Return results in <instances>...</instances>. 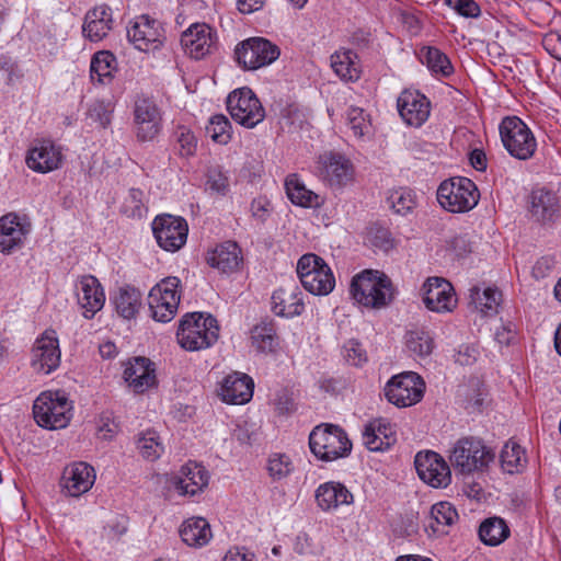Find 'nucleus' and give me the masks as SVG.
<instances>
[{"instance_id": "f257e3e1", "label": "nucleus", "mask_w": 561, "mask_h": 561, "mask_svg": "<svg viewBox=\"0 0 561 561\" xmlns=\"http://www.w3.org/2000/svg\"><path fill=\"white\" fill-rule=\"evenodd\" d=\"M219 337L218 321L211 314L201 312L186 313L180 321L176 332L179 344L187 351L210 347Z\"/></svg>"}, {"instance_id": "f03ea898", "label": "nucleus", "mask_w": 561, "mask_h": 561, "mask_svg": "<svg viewBox=\"0 0 561 561\" xmlns=\"http://www.w3.org/2000/svg\"><path fill=\"white\" fill-rule=\"evenodd\" d=\"M350 291L356 302L375 309L386 307L393 296L389 277L373 270H365L355 275Z\"/></svg>"}, {"instance_id": "7ed1b4c3", "label": "nucleus", "mask_w": 561, "mask_h": 561, "mask_svg": "<svg viewBox=\"0 0 561 561\" xmlns=\"http://www.w3.org/2000/svg\"><path fill=\"white\" fill-rule=\"evenodd\" d=\"M494 459V453L483 440L467 436L459 438L449 454V461L456 473L469 476L484 471Z\"/></svg>"}, {"instance_id": "20e7f679", "label": "nucleus", "mask_w": 561, "mask_h": 561, "mask_svg": "<svg viewBox=\"0 0 561 561\" xmlns=\"http://www.w3.org/2000/svg\"><path fill=\"white\" fill-rule=\"evenodd\" d=\"M311 453L322 461H334L347 457L352 451V442L339 425L322 423L309 435Z\"/></svg>"}, {"instance_id": "39448f33", "label": "nucleus", "mask_w": 561, "mask_h": 561, "mask_svg": "<svg viewBox=\"0 0 561 561\" xmlns=\"http://www.w3.org/2000/svg\"><path fill=\"white\" fill-rule=\"evenodd\" d=\"M33 415L41 427L64 428L72 417V404L64 391H45L34 401Z\"/></svg>"}, {"instance_id": "423d86ee", "label": "nucleus", "mask_w": 561, "mask_h": 561, "mask_svg": "<svg viewBox=\"0 0 561 561\" xmlns=\"http://www.w3.org/2000/svg\"><path fill=\"white\" fill-rule=\"evenodd\" d=\"M480 193L468 178L456 176L445 180L437 190V201L450 213H467L477 206Z\"/></svg>"}, {"instance_id": "0eeeda50", "label": "nucleus", "mask_w": 561, "mask_h": 561, "mask_svg": "<svg viewBox=\"0 0 561 561\" xmlns=\"http://www.w3.org/2000/svg\"><path fill=\"white\" fill-rule=\"evenodd\" d=\"M297 274L301 285L312 295H329L335 286V278L325 261L314 254H304L297 263Z\"/></svg>"}, {"instance_id": "6e6552de", "label": "nucleus", "mask_w": 561, "mask_h": 561, "mask_svg": "<svg viewBox=\"0 0 561 561\" xmlns=\"http://www.w3.org/2000/svg\"><path fill=\"white\" fill-rule=\"evenodd\" d=\"M500 136L507 152L518 159H530L537 148L530 128L517 116L505 117L500 124Z\"/></svg>"}, {"instance_id": "1a4fd4ad", "label": "nucleus", "mask_w": 561, "mask_h": 561, "mask_svg": "<svg viewBox=\"0 0 561 561\" xmlns=\"http://www.w3.org/2000/svg\"><path fill=\"white\" fill-rule=\"evenodd\" d=\"M280 55L279 47L265 37H249L234 48V59L243 70H256L273 64Z\"/></svg>"}, {"instance_id": "9d476101", "label": "nucleus", "mask_w": 561, "mask_h": 561, "mask_svg": "<svg viewBox=\"0 0 561 561\" xmlns=\"http://www.w3.org/2000/svg\"><path fill=\"white\" fill-rule=\"evenodd\" d=\"M425 382L414 371H404L391 377L385 387L387 400L398 408H408L420 402L424 396Z\"/></svg>"}, {"instance_id": "9b49d317", "label": "nucleus", "mask_w": 561, "mask_h": 561, "mask_svg": "<svg viewBox=\"0 0 561 561\" xmlns=\"http://www.w3.org/2000/svg\"><path fill=\"white\" fill-rule=\"evenodd\" d=\"M317 175L329 187L341 190L354 181L355 169L344 154L327 151L318 158Z\"/></svg>"}, {"instance_id": "f8f14e48", "label": "nucleus", "mask_w": 561, "mask_h": 561, "mask_svg": "<svg viewBox=\"0 0 561 561\" xmlns=\"http://www.w3.org/2000/svg\"><path fill=\"white\" fill-rule=\"evenodd\" d=\"M133 113L138 140H153L162 128V110L154 98L145 93L137 94Z\"/></svg>"}, {"instance_id": "ddd939ff", "label": "nucleus", "mask_w": 561, "mask_h": 561, "mask_svg": "<svg viewBox=\"0 0 561 561\" xmlns=\"http://www.w3.org/2000/svg\"><path fill=\"white\" fill-rule=\"evenodd\" d=\"M227 110L231 117L247 128H253L265 117V111L254 92L248 88H240L227 98Z\"/></svg>"}, {"instance_id": "4468645a", "label": "nucleus", "mask_w": 561, "mask_h": 561, "mask_svg": "<svg viewBox=\"0 0 561 561\" xmlns=\"http://www.w3.org/2000/svg\"><path fill=\"white\" fill-rule=\"evenodd\" d=\"M127 38L138 50L149 51L161 48L167 37L160 21L142 14L129 23Z\"/></svg>"}, {"instance_id": "2eb2a0df", "label": "nucleus", "mask_w": 561, "mask_h": 561, "mask_svg": "<svg viewBox=\"0 0 561 561\" xmlns=\"http://www.w3.org/2000/svg\"><path fill=\"white\" fill-rule=\"evenodd\" d=\"M152 231L163 250L176 252L186 243L188 226L182 217L163 214L154 218Z\"/></svg>"}, {"instance_id": "dca6fc26", "label": "nucleus", "mask_w": 561, "mask_h": 561, "mask_svg": "<svg viewBox=\"0 0 561 561\" xmlns=\"http://www.w3.org/2000/svg\"><path fill=\"white\" fill-rule=\"evenodd\" d=\"M414 465L420 479L433 488H446L451 482L449 465L435 451L417 453Z\"/></svg>"}, {"instance_id": "f3484780", "label": "nucleus", "mask_w": 561, "mask_h": 561, "mask_svg": "<svg viewBox=\"0 0 561 561\" xmlns=\"http://www.w3.org/2000/svg\"><path fill=\"white\" fill-rule=\"evenodd\" d=\"M31 365L39 374L48 375L60 365L59 342L54 330H46L32 348Z\"/></svg>"}, {"instance_id": "a211bd4d", "label": "nucleus", "mask_w": 561, "mask_h": 561, "mask_svg": "<svg viewBox=\"0 0 561 561\" xmlns=\"http://www.w3.org/2000/svg\"><path fill=\"white\" fill-rule=\"evenodd\" d=\"M217 32L206 23H195L182 33L181 45L194 59L198 60L217 48Z\"/></svg>"}, {"instance_id": "6ab92c4d", "label": "nucleus", "mask_w": 561, "mask_h": 561, "mask_svg": "<svg viewBox=\"0 0 561 561\" xmlns=\"http://www.w3.org/2000/svg\"><path fill=\"white\" fill-rule=\"evenodd\" d=\"M423 302L435 312H449L457 305L451 284L442 277H430L423 285Z\"/></svg>"}, {"instance_id": "aec40b11", "label": "nucleus", "mask_w": 561, "mask_h": 561, "mask_svg": "<svg viewBox=\"0 0 561 561\" xmlns=\"http://www.w3.org/2000/svg\"><path fill=\"white\" fill-rule=\"evenodd\" d=\"M397 107L404 123L413 127H421L431 113L428 99L421 92L413 90H404L400 93Z\"/></svg>"}, {"instance_id": "412c9836", "label": "nucleus", "mask_w": 561, "mask_h": 561, "mask_svg": "<svg viewBox=\"0 0 561 561\" xmlns=\"http://www.w3.org/2000/svg\"><path fill=\"white\" fill-rule=\"evenodd\" d=\"M62 153L58 146L50 140H37L28 149L26 165L37 173H49L61 167Z\"/></svg>"}, {"instance_id": "4be33fe9", "label": "nucleus", "mask_w": 561, "mask_h": 561, "mask_svg": "<svg viewBox=\"0 0 561 561\" xmlns=\"http://www.w3.org/2000/svg\"><path fill=\"white\" fill-rule=\"evenodd\" d=\"M31 230L28 222H23L16 214H7L0 218V251L11 253L21 248Z\"/></svg>"}, {"instance_id": "5701e85b", "label": "nucleus", "mask_w": 561, "mask_h": 561, "mask_svg": "<svg viewBox=\"0 0 561 561\" xmlns=\"http://www.w3.org/2000/svg\"><path fill=\"white\" fill-rule=\"evenodd\" d=\"M301 295L294 284L280 287L271 297V310L275 316L284 318L300 316L305 310Z\"/></svg>"}, {"instance_id": "b1692460", "label": "nucleus", "mask_w": 561, "mask_h": 561, "mask_svg": "<svg viewBox=\"0 0 561 561\" xmlns=\"http://www.w3.org/2000/svg\"><path fill=\"white\" fill-rule=\"evenodd\" d=\"M529 211L539 222L554 221L560 217V203L557 194L550 190H533L529 197Z\"/></svg>"}, {"instance_id": "393cba45", "label": "nucleus", "mask_w": 561, "mask_h": 561, "mask_svg": "<svg viewBox=\"0 0 561 561\" xmlns=\"http://www.w3.org/2000/svg\"><path fill=\"white\" fill-rule=\"evenodd\" d=\"M209 473L206 468L199 463L190 461L184 465L179 476L174 478L175 490L181 495H195L208 485Z\"/></svg>"}, {"instance_id": "a878e982", "label": "nucleus", "mask_w": 561, "mask_h": 561, "mask_svg": "<svg viewBox=\"0 0 561 561\" xmlns=\"http://www.w3.org/2000/svg\"><path fill=\"white\" fill-rule=\"evenodd\" d=\"M78 302L84 310L83 316L91 319L105 302V294L99 279L92 275L82 276L79 282Z\"/></svg>"}, {"instance_id": "bb28decb", "label": "nucleus", "mask_w": 561, "mask_h": 561, "mask_svg": "<svg viewBox=\"0 0 561 561\" xmlns=\"http://www.w3.org/2000/svg\"><path fill=\"white\" fill-rule=\"evenodd\" d=\"M124 379L136 393H142L157 382L153 363L146 357H135L124 370Z\"/></svg>"}, {"instance_id": "cd10ccee", "label": "nucleus", "mask_w": 561, "mask_h": 561, "mask_svg": "<svg viewBox=\"0 0 561 561\" xmlns=\"http://www.w3.org/2000/svg\"><path fill=\"white\" fill-rule=\"evenodd\" d=\"M94 481V469L85 462L72 463L64 470L62 485L70 496H80L88 492Z\"/></svg>"}, {"instance_id": "c85d7f7f", "label": "nucleus", "mask_w": 561, "mask_h": 561, "mask_svg": "<svg viewBox=\"0 0 561 561\" xmlns=\"http://www.w3.org/2000/svg\"><path fill=\"white\" fill-rule=\"evenodd\" d=\"M253 388L254 383L251 377L245 374L233 373L224 379L220 396L227 403L243 404L252 398Z\"/></svg>"}, {"instance_id": "c756f323", "label": "nucleus", "mask_w": 561, "mask_h": 561, "mask_svg": "<svg viewBox=\"0 0 561 561\" xmlns=\"http://www.w3.org/2000/svg\"><path fill=\"white\" fill-rule=\"evenodd\" d=\"M112 9L106 4H101L87 12L82 32L91 42H100L112 30Z\"/></svg>"}, {"instance_id": "7c9ffc66", "label": "nucleus", "mask_w": 561, "mask_h": 561, "mask_svg": "<svg viewBox=\"0 0 561 561\" xmlns=\"http://www.w3.org/2000/svg\"><path fill=\"white\" fill-rule=\"evenodd\" d=\"M396 442L391 425L383 419H377L365 425L363 443L370 451H383Z\"/></svg>"}, {"instance_id": "2f4dec72", "label": "nucleus", "mask_w": 561, "mask_h": 561, "mask_svg": "<svg viewBox=\"0 0 561 561\" xmlns=\"http://www.w3.org/2000/svg\"><path fill=\"white\" fill-rule=\"evenodd\" d=\"M316 501L322 511L335 510L353 502V494L340 482H325L316 490Z\"/></svg>"}, {"instance_id": "473e14b6", "label": "nucleus", "mask_w": 561, "mask_h": 561, "mask_svg": "<svg viewBox=\"0 0 561 561\" xmlns=\"http://www.w3.org/2000/svg\"><path fill=\"white\" fill-rule=\"evenodd\" d=\"M285 190L289 201L297 206L318 208L324 203V199L319 194L306 187L297 174L287 175Z\"/></svg>"}, {"instance_id": "72a5a7b5", "label": "nucleus", "mask_w": 561, "mask_h": 561, "mask_svg": "<svg viewBox=\"0 0 561 561\" xmlns=\"http://www.w3.org/2000/svg\"><path fill=\"white\" fill-rule=\"evenodd\" d=\"M241 261V250L236 242L231 241L218 245L207 259L211 267H216L224 273L236 271Z\"/></svg>"}, {"instance_id": "f704fd0d", "label": "nucleus", "mask_w": 561, "mask_h": 561, "mask_svg": "<svg viewBox=\"0 0 561 561\" xmlns=\"http://www.w3.org/2000/svg\"><path fill=\"white\" fill-rule=\"evenodd\" d=\"M118 316L130 320L136 317L141 307V293L129 285L119 287L111 298Z\"/></svg>"}, {"instance_id": "c9c22d12", "label": "nucleus", "mask_w": 561, "mask_h": 561, "mask_svg": "<svg viewBox=\"0 0 561 561\" xmlns=\"http://www.w3.org/2000/svg\"><path fill=\"white\" fill-rule=\"evenodd\" d=\"M182 540L190 547H203L211 538V530L208 522L202 517L185 520L180 528Z\"/></svg>"}, {"instance_id": "e433bc0d", "label": "nucleus", "mask_w": 561, "mask_h": 561, "mask_svg": "<svg viewBox=\"0 0 561 561\" xmlns=\"http://www.w3.org/2000/svg\"><path fill=\"white\" fill-rule=\"evenodd\" d=\"M511 536L507 523L497 516L485 518L479 527V538L490 547L500 546Z\"/></svg>"}, {"instance_id": "4c0bfd02", "label": "nucleus", "mask_w": 561, "mask_h": 561, "mask_svg": "<svg viewBox=\"0 0 561 561\" xmlns=\"http://www.w3.org/2000/svg\"><path fill=\"white\" fill-rule=\"evenodd\" d=\"M420 60L436 77H449L454 73V66L448 56L433 46H423L419 51Z\"/></svg>"}, {"instance_id": "58836bf2", "label": "nucleus", "mask_w": 561, "mask_h": 561, "mask_svg": "<svg viewBox=\"0 0 561 561\" xmlns=\"http://www.w3.org/2000/svg\"><path fill=\"white\" fill-rule=\"evenodd\" d=\"M356 59L357 54L351 49L335 51L331 56V67L342 80L356 81L360 75Z\"/></svg>"}, {"instance_id": "ea45409f", "label": "nucleus", "mask_w": 561, "mask_h": 561, "mask_svg": "<svg viewBox=\"0 0 561 561\" xmlns=\"http://www.w3.org/2000/svg\"><path fill=\"white\" fill-rule=\"evenodd\" d=\"M501 298L502 293L496 288L488 287L481 290L480 287L474 286L470 289V302L484 316L495 314L497 312Z\"/></svg>"}, {"instance_id": "a19ab883", "label": "nucleus", "mask_w": 561, "mask_h": 561, "mask_svg": "<svg viewBox=\"0 0 561 561\" xmlns=\"http://www.w3.org/2000/svg\"><path fill=\"white\" fill-rule=\"evenodd\" d=\"M116 69V57L107 50H101L93 55L90 65L92 80L100 83H108L113 79V71Z\"/></svg>"}, {"instance_id": "79ce46f5", "label": "nucleus", "mask_w": 561, "mask_h": 561, "mask_svg": "<svg viewBox=\"0 0 561 561\" xmlns=\"http://www.w3.org/2000/svg\"><path fill=\"white\" fill-rule=\"evenodd\" d=\"M276 332L272 323L262 322L251 331V342L260 353L273 352L276 346Z\"/></svg>"}, {"instance_id": "37998d69", "label": "nucleus", "mask_w": 561, "mask_h": 561, "mask_svg": "<svg viewBox=\"0 0 561 561\" xmlns=\"http://www.w3.org/2000/svg\"><path fill=\"white\" fill-rule=\"evenodd\" d=\"M181 280L176 276H168L156 284L149 291L148 297L158 298L161 301H170L171 304H180Z\"/></svg>"}, {"instance_id": "c03bdc74", "label": "nucleus", "mask_w": 561, "mask_h": 561, "mask_svg": "<svg viewBox=\"0 0 561 561\" xmlns=\"http://www.w3.org/2000/svg\"><path fill=\"white\" fill-rule=\"evenodd\" d=\"M405 345L413 355L421 358L428 356L434 348L430 333L421 329L407 332Z\"/></svg>"}, {"instance_id": "a18cd8bd", "label": "nucleus", "mask_w": 561, "mask_h": 561, "mask_svg": "<svg viewBox=\"0 0 561 561\" xmlns=\"http://www.w3.org/2000/svg\"><path fill=\"white\" fill-rule=\"evenodd\" d=\"M501 463L508 473L519 471L526 465L525 450L516 442H507L501 451Z\"/></svg>"}, {"instance_id": "49530a36", "label": "nucleus", "mask_w": 561, "mask_h": 561, "mask_svg": "<svg viewBox=\"0 0 561 561\" xmlns=\"http://www.w3.org/2000/svg\"><path fill=\"white\" fill-rule=\"evenodd\" d=\"M388 206L398 215H407L416 206V197L412 190L400 187L387 197Z\"/></svg>"}, {"instance_id": "de8ad7c7", "label": "nucleus", "mask_w": 561, "mask_h": 561, "mask_svg": "<svg viewBox=\"0 0 561 561\" xmlns=\"http://www.w3.org/2000/svg\"><path fill=\"white\" fill-rule=\"evenodd\" d=\"M366 244L374 249V251H381L388 253L394 248L396 241L391 232L381 226L373 225L367 229Z\"/></svg>"}, {"instance_id": "09e8293b", "label": "nucleus", "mask_w": 561, "mask_h": 561, "mask_svg": "<svg viewBox=\"0 0 561 561\" xmlns=\"http://www.w3.org/2000/svg\"><path fill=\"white\" fill-rule=\"evenodd\" d=\"M294 469L293 460L287 454L274 453L267 459L266 470L273 481L287 478Z\"/></svg>"}, {"instance_id": "8fccbe9b", "label": "nucleus", "mask_w": 561, "mask_h": 561, "mask_svg": "<svg viewBox=\"0 0 561 561\" xmlns=\"http://www.w3.org/2000/svg\"><path fill=\"white\" fill-rule=\"evenodd\" d=\"M137 449L140 455L149 461L157 460L163 453L159 435L154 431H146L138 436Z\"/></svg>"}, {"instance_id": "3c124183", "label": "nucleus", "mask_w": 561, "mask_h": 561, "mask_svg": "<svg viewBox=\"0 0 561 561\" xmlns=\"http://www.w3.org/2000/svg\"><path fill=\"white\" fill-rule=\"evenodd\" d=\"M206 131L217 144L226 145L231 139V124L222 114L210 117Z\"/></svg>"}, {"instance_id": "603ef678", "label": "nucleus", "mask_w": 561, "mask_h": 561, "mask_svg": "<svg viewBox=\"0 0 561 561\" xmlns=\"http://www.w3.org/2000/svg\"><path fill=\"white\" fill-rule=\"evenodd\" d=\"M148 305L151 311V317L158 322H169L171 321L179 308V304H171L170 301H161L158 298L148 297Z\"/></svg>"}, {"instance_id": "864d4df0", "label": "nucleus", "mask_w": 561, "mask_h": 561, "mask_svg": "<svg viewBox=\"0 0 561 561\" xmlns=\"http://www.w3.org/2000/svg\"><path fill=\"white\" fill-rule=\"evenodd\" d=\"M431 518L437 525L451 526L458 519V513L449 502H439L432 506Z\"/></svg>"}, {"instance_id": "5fc2aeb1", "label": "nucleus", "mask_w": 561, "mask_h": 561, "mask_svg": "<svg viewBox=\"0 0 561 561\" xmlns=\"http://www.w3.org/2000/svg\"><path fill=\"white\" fill-rule=\"evenodd\" d=\"M346 118L351 129L356 137H363L369 133L370 122L360 107L351 106L346 112Z\"/></svg>"}, {"instance_id": "6e6d98bb", "label": "nucleus", "mask_w": 561, "mask_h": 561, "mask_svg": "<svg viewBox=\"0 0 561 561\" xmlns=\"http://www.w3.org/2000/svg\"><path fill=\"white\" fill-rule=\"evenodd\" d=\"M112 112L111 103L98 100L90 104L88 117L98 123L102 128H105L111 124Z\"/></svg>"}, {"instance_id": "4d7b16f0", "label": "nucleus", "mask_w": 561, "mask_h": 561, "mask_svg": "<svg viewBox=\"0 0 561 561\" xmlns=\"http://www.w3.org/2000/svg\"><path fill=\"white\" fill-rule=\"evenodd\" d=\"M344 356L353 366H360L367 360L366 352L362 344L355 340H350L344 345Z\"/></svg>"}, {"instance_id": "13d9d810", "label": "nucleus", "mask_w": 561, "mask_h": 561, "mask_svg": "<svg viewBox=\"0 0 561 561\" xmlns=\"http://www.w3.org/2000/svg\"><path fill=\"white\" fill-rule=\"evenodd\" d=\"M178 142L180 144V153L181 156H192L194 154L197 146V140L194 134L184 127H180L176 133Z\"/></svg>"}, {"instance_id": "bf43d9fd", "label": "nucleus", "mask_w": 561, "mask_h": 561, "mask_svg": "<svg viewBox=\"0 0 561 561\" xmlns=\"http://www.w3.org/2000/svg\"><path fill=\"white\" fill-rule=\"evenodd\" d=\"M318 385L321 391L335 396L346 388V380L341 377L323 376L318 380Z\"/></svg>"}, {"instance_id": "052dcab7", "label": "nucleus", "mask_w": 561, "mask_h": 561, "mask_svg": "<svg viewBox=\"0 0 561 561\" xmlns=\"http://www.w3.org/2000/svg\"><path fill=\"white\" fill-rule=\"evenodd\" d=\"M542 46L549 55L561 60V33L551 31L542 38Z\"/></svg>"}, {"instance_id": "680f3d73", "label": "nucleus", "mask_w": 561, "mask_h": 561, "mask_svg": "<svg viewBox=\"0 0 561 561\" xmlns=\"http://www.w3.org/2000/svg\"><path fill=\"white\" fill-rule=\"evenodd\" d=\"M207 185L209 190L225 195L229 190V181L220 171H211L208 174Z\"/></svg>"}, {"instance_id": "e2e57ef3", "label": "nucleus", "mask_w": 561, "mask_h": 561, "mask_svg": "<svg viewBox=\"0 0 561 561\" xmlns=\"http://www.w3.org/2000/svg\"><path fill=\"white\" fill-rule=\"evenodd\" d=\"M454 9L465 18H478L481 13L479 4L474 0H456Z\"/></svg>"}, {"instance_id": "0e129e2a", "label": "nucleus", "mask_w": 561, "mask_h": 561, "mask_svg": "<svg viewBox=\"0 0 561 561\" xmlns=\"http://www.w3.org/2000/svg\"><path fill=\"white\" fill-rule=\"evenodd\" d=\"M479 355L478 350L472 345H461L455 354V362L468 366L472 365Z\"/></svg>"}, {"instance_id": "69168bd1", "label": "nucleus", "mask_w": 561, "mask_h": 561, "mask_svg": "<svg viewBox=\"0 0 561 561\" xmlns=\"http://www.w3.org/2000/svg\"><path fill=\"white\" fill-rule=\"evenodd\" d=\"M270 202L265 198H256L251 203L252 216L260 222H265L270 216Z\"/></svg>"}, {"instance_id": "338daca9", "label": "nucleus", "mask_w": 561, "mask_h": 561, "mask_svg": "<svg viewBox=\"0 0 561 561\" xmlns=\"http://www.w3.org/2000/svg\"><path fill=\"white\" fill-rule=\"evenodd\" d=\"M554 265L556 261L553 257L542 256L533 266V275L536 278H543L552 271Z\"/></svg>"}, {"instance_id": "774afa93", "label": "nucleus", "mask_w": 561, "mask_h": 561, "mask_svg": "<svg viewBox=\"0 0 561 561\" xmlns=\"http://www.w3.org/2000/svg\"><path fill=\"white\" fill-rule=\"evenodd\" d=\"M224 561H253V556L244 548H232L226 553Z\"/></svg>"}]
</instances>
